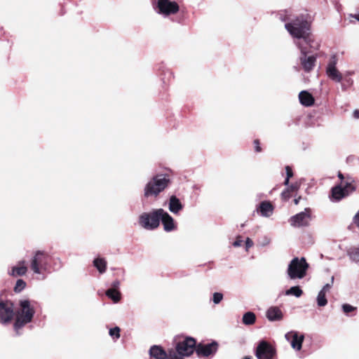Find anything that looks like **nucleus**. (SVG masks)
<instances>
[{"mask_svg": "<svg viewBox=\"0 0 359 359\" xmlns=\"http://www.w3.org/2000/svg\"><path fill=\"white\" fill-rule=\"evenodd\" d=\"M333 283H334V276H332L330 283L325 284L320 291L323 292L324 293L326 294L327 292H328L330 291V290L332 287Z\"/></svg>", "mask_w": 359, "mask_h": 359, "instance_id": "f704fd0d", "label": "nucleus"}, {"mask_svg": "<svg viewBox=\"0 0 359 359\" xmlns=\"http://www.w3.org/2000/svg\"><path fill=\"white\" fill-rule=\"evenodd\" d=\"M159 222L161 221L163 229L166 232H170L176 229L177 226L174 219L163 209L158 208Z\"/></svg>", "mask_w": 359, "mask_h": 359, "instance_id": "2eb2a0df", "label": "nucleus"}, {"mask_svg": "<svg viewBox=\"0 0 359 359\" xmlns=\"http://www.w3.org/2000/svg\"><path fill=\"white\" fill-rule=\"evenodd\" d=\"M243 243V240L241 239V236H238L236 238V240L233 243V245L234 247H240Z\"/></svg>", "mask_w": 359, "mask_h": 359, "instance_id": "4c0bfd02", "label": "nucleus"}, {"mask_svg": "<svg viewBox=\"0 0 359 359\" xmlns=\"http://www.w3.org/2000/svg\"><path fill=\"white\" fill-rule=\"evenodd\" d=\"M153 7L156 13L163 18L175 15L180 11V5L172 0H156Z\"/></svg>", "mask_w": 359, "mask_h": 359, "instance_id": "6e6552de", "label": "nucleus"}, {"mask_svg": "<svg viewBox=\"0 0 359 359\" xmlns=\"http://www.w3.org/2000/svg\"><path fill=\"white\" fill-rule=\"evenodd\" d=\"M256 315L252 311L245 313L242 318V322L245 325H252L256 322Z\"/></svg>", "mask_w": 359, "mask_h": 359, "instance_id": "a878e982", "label": "nucleus"}, {"mask_svg": "<svg viewBox=\"0 0 359 359\" xmlns=\"http://www.w3.org/2000/svg\"><path fill=\"white\" fill-rule=\"evenodd\" d=\"M344 189L341 185L334 187L331 191V200L332 201H339L346 196Z\"/></svg>", "mask_w": 359, "mask_h": 359, "instance_id": "b1692460", "label": "nucleus"}, {"mask_svg": "<svg viewBox=\"0 0 359 359\" xmlns=\"http://www.w3.org/2000/svg\"><path fill=\"white\" fill-rule=\"evenodd\" d=\"M309 264L304 257H294L288 264L286 270L290 280L303 279L307 274Z\"/></svg>", "mask_w": 359, "mask_h": 359, "instance_id": "423d86ee", "label": "nucleus"}, {"mask_svg": "<svg viewBox=\"0 0 359 359\" xmlns=\"http://www.w3.org/2000/svg\"><path fill=\"white\" fill-rule=\"evenodd\" d=\"M299 185L297 184H291L287 189H289V192L297 190Z\"/></svg>", "mask_w": 359, "mask_h": 359, "instance_id": "c03bdc74", "label": "nucleus"}, {"mask_svg": "<svg viewBox=\"0 0 359 359\" xmlns=\"http://www.w3.org/2000/svg\"><path fill=\"white\" fill-rule=\"evenodd\" d=\"M26 287V283L22 279H18L16 281L14 291L15 292H20Z\"/></svg>", "mask_w": 359, "mask_h": 359, "instance_id": "2f4dec72", "label": "nucleus"}, {"mask_svg": "<svg viewBox=\"0 0 359 359\" xmlns=\"http://www.w3.org/2000/svg\"><path fill=\"white\" fill-rule=\"evenodd\" d=\"M218 344L217 342L213 341L206 344H199L196 349V351L199 356L208 357L213 355L217 351Z\"/></svg>", "mask_w": 359, "mask_h": 359, "instance_id": "dca6fc26", "label": "nucleus"}, {"mask_svg": "<svg viewBox=\"0 0 359 359\" xmlns=\"http://www.w3.org/2000/svg\"><path fill=\"white\" fill-rule=\"evenodd\" d=\"M342 309L344 313H348L349 312L354 311L355 309V307H353L350 304H345L342 306Z\"/></svg>", "mask_w": 359, "mask_h": 359, "instance_id": "c9c22d12", "label": "nucleus"}, {"mask_svg": "<svg viewBox=\"0 0 359 359\" xmlns=\"http://www.w3.org/2000/svg\"><path fill=\"white\" fill-rule=\"evenodd\" d=\"M14 316L13 304L10 302H0V323L8 324Z\"/></svg>", "mask_w": 359, "mask_h": 359, "instance_id": "f8f14e48", "label": "nucleus"}, {"mask_svg": "<svg viewBox=\"0 0 359 359\" xmlns=\"http://www.w3.org/2000/svg\"><path fill=\"white\" fill-rule=\"evenodd\" d=\"M106 295L114 303H118L121 297V292L118 291V290L116 289H108L106 291Z\"/></svg>", "mask_w": 359, "mask_h": 359, "instance_id": "bb28decb", "label": "nucleus"}, {"mask_svg": "<svg viewBox=\"0 0 359 359\" xmlns=\"http://www.w3.org/2000/svg\"><path fill=\"white\" fill-rule=\"evenodd\" d=\"M353 222L356 224V226H359V211L356 213L353 218Z\"/></svg>", "mask_w": 359, "mask_h": 359, "instance_id": "a18cd8bd", "label": "nucleus"}, {"mask_svg": "<svg viewBox=\"0 0 359 359\" xmlns=\"http://www.w3.org/2000/svg\"><path fill=\"white\" fill-rule=\"evenodd\" d=\"M49 256L43 250H36L30 259V269L34 274L48 273L50 264Z\"/></svg>", "mask_w": 359, "mask_h": 359, "instance_id": "0eeeda50", "label": "nucleus"}, {"mask_svg": "<svg viewBox=\"0 0 359 359\" xmlns=\"http://www.w3.org/2000/svg\"><path fill=\"white\" fill-rule=\"evenodd\" d=\"M285 171H286L287 177L290 178L292 177L293 172H292V168L290 166L287 165L285 167Z\"/></svg>", "mask_w": 359, "mask_h": 359, "instance_id": "58836bf2", "label": "nucleus"}, {"mask_svg": "<svg viewBox=\"0 0 359 359\" xmlns=\"http://www.w3.org/2000/svg\"><path fill=\"white\" fill-rule=\"evenodd\" d=\"M338 62V56L336 54L332 55L326 64L325 74L333 82L341 83L344 77L343 73L337 67Z\"/></svg>", "mask_w": 359, "mask_h": 359, "instance_id": "9d476101", "label": "nucleus"}, {"mask_svg": "<svg viewBox=\"0 0 359 359\" xmlns=\"http://www.w3.org/2000/svg\"><path fill=\"white\" fill-rule=\"evenodd\" d=\"M302 294L303 291L299 286H292L285 291V295L287 296H294L296 297H300Z\"/></svg>", "mask_w": 359, "mask_h": 359, "instance_id": "c85d7f7f", "label": "nucleus"}, {"mask_svg": "<svg viewBox=\"0 0 359 359\" xmlns=\"http://www.w3.org/2000/svg\"><path fill=\"white\" fill-rule=\"evenodd\" d=\"M120 281L116 280L111 283V289H116L118 290L120 286Z\"/></svg>", "mask_w": 359, "mask_h": 359, "instance_id": "37998d69", "label": "nucleus"}, {"mask_svg": "<svg viewBox=\"0 0 359 359\" xmlns=\"http://www.w3.org/2000/svg\"><path fill=\"white\" fill-rule=\"evenodd\" d=\"M289 180H290V178L286 177V179L285 180V182H284V184L287 186L289 184Z\"/></svg>", "mask_w": 359, "mask_h": 359, "instance_id": "3c124183", "label": "nucleus"}, {"mask_svg": "<svg viewBox=\"0 0 359 359\" xmlns=\"http://www.w3.org/2000/svg\"><path fill=\"white\" fill-rule=\"evenodd\" d=\"M266 317L271 322L280 321L283 318V313L278 306H270L266 311Z\"/></svg>", "mask_w": 359, "mask_h": 359, "instance_id": "a211bd4d", "label": "nucleus"}, {"mask_svg": "<svg viewBox=\"0 0 359 359\" xmlns=\"http://www.w3.org/2000/svg\"><path fill=\"white\" fill-rule=\"evenodd\" d=\"M281 196L283 199L287 200L290 197L289 189L283 191L281 194Z\"/></svg>", "mask_w": 359, "mask_h": 359, "instance_id": "ea45409f", "label": "nucleus"}, {"mask_svg": "<svg viewBox=\"0 0 359 359\" xmlns=\"http://www.w3.org/2000/svg\"><path fill=\"white\" fill-rule=\"evenodd\" d=\"M254 144H255V149L257 152H260L262 151V149L259 146V140H255L254 141Z\"/></svg>", "mask_w": 359, "mask_h": 359, "instance_id": "79ce46f5", "label": "nucleus"}, {"mask_svg": "<svg viewBox=\"0 0 359 359\" xmlns=\"http://www.w3.org/2000/svg\"><path fill=\"white\" fill-rule=\"evenodd\" d=\"M34 313V302L28 299L19 301V306L15 312V321L13 325L17 334H20V330L32 320Z\"/></svg>", "mask_w": 359, "mask_h": 359, "instance_id": "f03ea898", "label": "nucleus"}, {"mask_svg": "<svg viewBox=\"0 0 359 359\" xmlns=\"http://www.w3.org/2000/svg\"><path fill=\"white\" fill-rule=\"evenodd\" d=\"M285 27L292 38L302 39V42L309 46L311 48H318L319 44L315 43V39L310 32V22L305 16L299 15L290 19L285 22Z\"/></svg>", "mask_w": 359, "mask_h": 359, "instance_id": "f257e3e1", "label": "nucleus"}, {"mask_svg": "<svg viewBox=\"0 0 359 359\" xmlns=\"http://www.w3.org/2000/svg\"><path fill=\"white\" fill-rule=\"evenodd\" d=\"M353 116L355 118H359V110L358 109H355L354 110L353 113Z\"/></svg>", "mask_w": 359, "mask_h": 359, "instance_id": "49530a36", "label": "nucleus"}, {"mask_svg": "<svg viewBox=\"0 0 359 359\" xmlns=\"http://www.w3.org/2000/svg\"><path fill=\"white\" fill-rule=\"evenodd\" d=\"M140 225L147 230H154L159 226L158 209L149 212H142L138 219Z\"/></svg>", "mask_w": 359, "mask_h": 359, "instance_id": "1a4fd4ad", "label": "nucleus"}, {"mask_svg": "<svg viewBox=\"0 0 359 359\" xmlns=\"http://www.w3.org/2000/svg\"><path fill=\"white\" fill-rule=\"evenodd\" d=\"M301 198H301L300 196H299V197H298V198H295V199L294 200V204H295V205L299 204V201H300Z\"/></svg>", "mask_w": 359, "mask_h": 359, "instance_id": "8fccbe9b", "label": "nucleus"}, {"mask_svg": "<svg viewBox=\"0 0 359 359\" xmlns=\"http://www.w3.org/2000/svg\"><path fill=\"white\" fill-rule=\"evenodd\" d=\"M271 242V240L270 238H267V237H264L263 239H262V241L260 243V245L261 246H266L267 245H269Z\"/></svg>", "mask_w": 359, "mask_h": 359, "instance_id": "a19ab883", "label": "nucleus"}, {"mask_svg": "<svg viewBox=\"0 0 359 359\" xmlns=\"http://www.w3.org/2000/svg\"><path fill=\"white\" fill-rule=\"evenodd\" d=\"M295 45L300 51L299 56V62L302 69L306 73H309L313 70L316 62L317 54L311 53L309 46L302 42L295 41Z\"/></svg>", "mask_w": 359, "mask_h": 359, "instance_id": "39448f33", "label": "nucleus"}, {"mask_svg": "<svg viewBox=\"0 0 359 359\" xmlns=\"http://www.w3.org/2000/svg\"><path fill=\"white\" fill-rule=\"evenodd\" d=\"M109 335L114 339H118L120 337V328L115 327L109 330Z\"/></svg>", "mask_w": 359, "mask_h": 359, "instance_id": "473e14b6", "label": "nucleus"}, {"mask_svg": "<svg viewBox=\"0 0 359 359\" xmlns=\"http://www.w3.org/2000/svg\"><path fill=\"white\" fill-rule=\"evenodd\" d=\"M170 183V180L168 174H157L145 184L144 196L147 198L156 197L168 187Z\"/></svg>", "mask_w": 359, "mask_h": 359, "instance_id": "20e7f679", "label": "nucleus"}, {"mask_svg": "<svg viewBox=\"0 0 359 359\" xmlns=\"http://www.w3.org/2000/svg\"><path fill=\"white\" fill-rule=\"evenodd\" d=\"M223 299V294L221 292H215L212 294V302L215 304H219Z\"/></svg>", "mask_w": 359, "mask_h": 359, "instance_id": "72a5a7b5", "label": "nucleus"}, {"mask_svg": "<svg viewBox=\"0 0 359 359\" xmlns=\"http://www.w3.org/2000/svg\"><path fill=\"white\" fill-rule=\"evenodd\" d=\"M253 245H254L253 241L250 238H247V239L245 241V250L248 251L249 248L252 247Z\"/></svg>", "mask_w": 359, "mask_h": 359, "instance_id": "e433bc0d", "label": "nucleus"}, {"mask_svg": "<svg viewBox=\"0 0 359 359\" xmlns=\"http://www.w3.org/2000/svg\"><path fill=\"white\" fill-rule=\"evenodd\" d=\"M196 349V340L194 338H183L175 342V348L168 349V359H184L190 356Z\"/></svg>", "mask_w": 359, "mask_h": 359, "instance_id": "7ed1b4c3", "label": "nucleus"}, {"mask_svg": "<svg viewBox=\"0 0 359 359\" xmlns=\"http://www.w3.org/2000/svg\"><path fill=\"white\" fill-rule=\"evenodd\" d=\"M358 228H359V226H358Z\"/></svg>", "mask_w": 359, "mask_h": 359, "instance_id": "603ef678", "label": "nucleus"}, {"mask_svg": "<svg viewBox=\"0 0 359 359\" xmlns=\"http://www.w3.org/2000/svg\"><path fill=\"white\" fill-rule=\"evenodd\" d=\"M342 188L344 189L345 193L348 196L355 190V180L352 177L347 175L346 177V181H344V187Z\"/></svg>", "mask_w": 359, "mask_h": 359, "instance_id": "393cba45", "label": "nucleus"}, {"mask_svg": "<svg viewBox=\"0 0 359 359\" xmlns=\"http://www.w3.org/2000/svg\"><path fill=\"white\" fill-rule=\"evenodd\" d=\"M256 210L262 217H269L273 213L274 207L270 201H264L257 206Z\"/></svg>", "mask_w": 359, "mask_h": 359, "instance_id": "f3484780", "label": "nucleus"}, {"mask_svg": "<svg viewBox=\"0 0 359 359\" xmlns=\"http://www.w3.org/2000/svg\"><path fill=\"white\" fill-rule=\"evenodd\" d=\"M311 219V210L309 208H306L304 211L291 217L289 222L294 227L308 226Z\"/></svg>", "mask_w": 359, "mask_h": 359, "instance_id": "9b49d317", "label": "nucleus"}, {"mask_svg": "<svg viewBox=\"0 0 359 359\" xmlns=\"http://www.w3.org/2000/svg\"><path fill=\"white\" fill-rule=\"evenodd\" d=\"M300 103L305 107H311L314 103L313 95L306 90L301 91L299 94Z\"/></svg>", "mask_w": 359, "mask_h": 359, "instance_id": "5701e85b", "label": "nucleus"}, {"mask_svg": "<svg viewBox=\"0 0 359 359\" xmlns=\"http://www.w3.org/2000/svg\"><path fill=\"white\" fill-rule=\"evenodd\" d=\"M27 272V267L26 265L25 260H21L18 262V264L13 266L10 271H8V275L13 276V277H18V276H22L25 275Z\"/></svg>", "mask_w": 359, "mask_h": 359, "instance_id": "6ab92c4d", "label": "nucleus"}, {"mask_svg": "<svg viewBox=\"0 0 359 359\" xmlns=\"http://www.w3.org/2000/svg\"><path fill=\"white\" fill-rule=\"evenodd\" d=\"M168 209L173 214L177 215L183 209V205L178 198L171 196L168 202Z\"/></svg>", "mask_w": 359, "mask_h": 359, "instance_id": "aec40b11", "label": "nucleus"}, {"mask_svg": "<svg viewBox=\"0 0 359 359\" xmlns=\"http://www.w3.org/2000/svg\"><path fill=\"white\" fill-rule=\"evenodd\" d=\"M338 177L341 180H346V177H344L343 175V174L341 172H338Z\"/></svg>", "mask_w": 359, "mask_h": 359, "instance_id": "09e8293b", "label": "nucleus"}, {"mask_svg": "<svg viewBox=\"0 0 359 359\" xmlns=\"http://www.w3.org/2000/svg\"><path fill=\"white\" fill-rule=\"evenodd\" d=\"M285 339L290 343V345L295 351H300L304 340V335L297 331H290L285 334Z\"/></svg>", "mask_w": 359, "mask_h": 359, "instance_id": "4468645a", "label": "nucleus"}, {"mask_svg": "<svg viewBox=\"0 0 359 359\" xmlns=\"http://www.w3.org/2000/svg\"><path fill=\"white\" fill-rule=\"evenodd\" d=\"M94 266L99 271L100 273L106 271L107 262L102 258H97L93 261Z\"/></svg>", "mask_w": 359, "mask_h": 359, "instance_id": "cd10ccee", "label": "nucleus"}, {"mask_svg": "<svg viewBox=\"0 0 359 359\" xmlns=\"http://www.w3.org/2000/svg\"><path fill=\"white\" fill-rule=\"evenodd\" d=\"M347 254L352 261L359 262V247L350 248L347 251Z\"/></svg>", "mask_w": 359, "mask_h": 359, "instance_id": "c756f323", "label": "nucleus"}, {"mask_svg": "<svg viewBox=\"0 0 359 359\" xmlns=\"http://www.w3.org/2000/svg\"><path fill=\"white\" fill-rule=\"evenodd\" d=\"M350 17L351 18H354L356 20L359 21V13H355V14H351Z\"/></svg>", "mask_w": 359, "mask_h": 359, "instance_id": "de8ad7c7", "label": "nucleus"}, {"mask_svg": "<svg viewBox=\"0 0 359 359\" xmlns=\"http://www.w3.org/2000/svg\"><path fill=\"white\" fill-rule=\"evenodd\" d=\"M326 294L320 291L317 297V304L319 306H325L327 304V300L325 297Z\"/></svg>", "mask_w": 359, "mask_h": 359, "instance_id": "7c9ffc66", "label": "nucleus"}, {"mask_svg": "<svg viewBox=\"0 0 359 359\" xmlns=\"http://www.w3.org/2000/svg\"><path fill=\"white\" fill-rule=\"evenodd\" d=\"M354 74L353 70H348L343 73V81L341 83V88L342 91H346L353 85V79L351 76Z\"/></svg>", "mask_w": 359, "mask_h": 359, "instance_id": "412c9836", "label": "nucleus"}, {"mask_svg": "<svg viewBox=\"0 0 359 359\" xmlns=\"http://www.w3.org/2000/svg\"><path fill=\"white\" fill-rule=\"evenodd\" d=\"M276 350L266 341H261L257 347L256 356L258 359H273Z\"/></svg>", "mask_w": 359, "mask_h": 359, "instance_id": "ddd939ff", "label": "nucleus"}, {"mask_svg": "<svg viewBox=\"0 0 359 359\" xmlns=\"http://www.w3.org/2000/svg\"><path fill=\"white\" fill-rule=\"evenodd\" d=\"M151 357L156 359H168V351L165 352L161 347L158 346H153L149 349Z\"/></svg>", "mask_w": 359, "mask_h": 359, "instance_id": "4be33fe9", "label": "nucleus"}]
</instances>
